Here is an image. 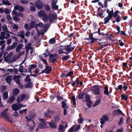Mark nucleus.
<instances>
[{"label": "nucleus", "instance_id": "obj_38", "mask_svg": "<svg viewBox=\"0 0 132 132\" xmlns=\"http://www.w3.org/2000/svg\"><path fill=\"white\" fill-rule=\"evenodd\" d=\"M36 9V7L34 5H31L30 7V10L32 12L34 11Z\"/></svg>", "mask_w": 132, "mask_h": 132}, {"label": "nucleus", "instance_id": "obj_62", "mask_svg": "<svg viewBox=\"0 0 132 132\" xmlns=\"http://www.w3.org/2000/svg\"><path fill=\"white\" fill-rule=\"evenodd\" d=\"M4 12L6 14H8L10 13L9 10L7 8H5L4 10Z\"/></svg>", "mask_w": 132, "mask_h": 132}, {"label": "nucleus", "instance_id": "obj_39", "mask_svg": "<svg viewBox=\"0 0 132 132\" xmlns=\"http://www.w3.org/2000/svg\"><path fill=\"white\" fill-rule=\"evenodd\" d=\"M8 97V93L6 92H4L3 94V98L4 99H6Z\"/></svg>", "mask_w": 132, "mask_h": 132}, {"label": "nucleus", "instance_id": "obj_35", "mask_svg": "<svg viewBox=\"0 0 132 132\" xmlns=\"http://www.w3.org/2000/svg\"><path fill=\"white\" fill-rule=\"evenodd\" d=\"M85 94L84 93H82L80 94H79L78 98L79 99H82L83 96L85 95Z\"/></svg>", "mask_w": 132, "mask_h": 132}, {"label": "nucleus", "instance_id": "obj_3", "mask_svg": "<svg viewBox=\"0 0 132 132\" xmlns=\"http://www.w3.org/2000/svg\"><path fill=\"white\" fill-rule=\"evenodd\" d=\"M5 32H2L0 33V40H2L4 39H7L10 37V34Z\"/></svg>", "mask_w": 132, "mask_h": 132}, {"label": "nucleus", "instance_id": "obj_13", "mask_svg": "<svg viewBox=\"0 0 132 132\" xmlns=\"http://www.w3.org/2000/svg\"><path fill=\"white\" fill-rule=\"evenodd\" d=\"M25 95L24 94H22L20 96V97H19L17 98L16 101L19 103H20V101H23L25 99Z\"/></svg>", "mask_w": 132, "mask_h": 132}, {"label": "nucleus", "instance_id": "obj_45", "mask_svg": "<svg viewBox=\"0 0 132 132\" xmlns=\"http://www.w3.org/2000/svg\"><path fill=\"white\" fill-rule=\"evenodd\" d=\"M100 103V100H97L96 102L95 103L93 104V106H95L98 105Z\"/></svg>", "mask_w": 132, "mask_h": 132}, {"label": "nucleus", "instance_id": "obj_50", "mask_svg": "<svg viewBox=\"0 0 132 132\" xmlns=\"http://www.w3.org/2000/svg\"><path fill=\"white\" fill-rule=\"evenodd\" d=\"M24 27L25 29L27 30H31V28L30 27H29L28 25L27 24H25L24 26Z\"/></svg>", "mask_w": 132, "mask_h": 132}, {"label": "nucleus", "instance_id": "obj_41", "mask_svg": "<svg viewBox=\"0 0 132 132\" xmlns=\"http://www.w3.org/2000/svg\"><path fill=\"white\" fill-rule=\"evenodd\" d=\"M55 40L54 38L50 39L49 41V42L50 44H54L55 43Z\"/></svg>", "mask_w": 132, "mask_h": 132}, {"label": "nucleus", "instance_id": "obj_53", "mask_svg": "<svg viewBox=\"0 0 132 132\" xmlns=\"http://www.w3.org/2000/svg\"><path fill=\"white\" fill-rule=\"evenodd\" d=\"M73 74V71H71L69 72L68 74L66 76V77H68L69 76H72Z\"/></svg>", "mask_w": 132, "mask_h": 132}, {"label": "nucleus", "instance_id": "obj_54", "mask_svg": "<svg viewBox=\"0 0 132 132\" xmlns=\"http://www.w3.org/2000/svg\"><path fill=\"white\" fill-rule=\"evenodd\" d=\"M29 116L32 118H33L35 117V113H29Z\"/></svg>", "mask_w": 132, "mask_h": 132}, {"label": "nucleus", "instance_id": "obj_4", "mask_svg": "<svg viewBox=\"0 0 132 132\" xmlns=\"http://www.w3.org/2000/svg\"><path fill=\"white\" fill-rule=\"evenodd\" d=\"M40 122L38 125V127L40 128H45L46 125L44 119H39Z\"/></svg>", "mask_w": 132, "mask_h": 132}, {"label": "nucleus", "instance_id": "obj_5", "mask_svg": "<svg viewBox=\"0 0 132 132\" xmlns=\"http://www.w3.org/2000/svg\"><path fill=\"white\" fill-rule=\"evenodd\" d=\"M100 123L102 125L104 124L105 122L108 121L109 120V117L106 115L103 116L101 119Z\"/></svg>", "mask_w": 132, "mask_h": 132}, {"label": "nucleus", "instance_id": "obj_51", "mask_svg": "<svg viewBox=\"0 0 132 132\" xmlns=\"http://www.w3.org/2000/svg\"><path fill=\"white\" fill-rule=\"evenodd\" d=\"M70 57V56L69 55H67V56H64L62 57V59L63 60H67Z\"/></svg>", "mask_w": 132, "mask_h": 132}, {"label": "nucleus", "instance_id": "obj_31", "mask_svg": "<svg viewBox=\"0 0 132 132\" xmlns=\"http://www.w3.org/2000/svg\"><path fill=\"white\" fill-rule=\"evenodd\" d=\"M32 84L31 82H30L27 83L25 86V87L27 88H29L32 87Z\"/></svg>", "mask_w": 132, "mask_h": 132}, {"label": "nucleus", "instance_id": "obj_55", "mask_svg": "<svg viewBox=\"0 0 132 132\" xmlns=\"http://www.w3.org/2000/svg\"><path fill=\"white\" fill-rule=\"evenodd\" d=\"M56 58H54L52 57H50V60L51 62H54L56 60Z\"/></svg>", "mask_w": 132, "mask_h": 132}, {"label": "nucleus", "instance_id": "obj_64", "mask_svg": "<svg viewBox=\"0 0 132 132\" xmlns=\"http://www.w3.org/2000/svg\"><path fill=\"white\" fill-rule=\"evenodd\" d=\"M6 18L9 20H12V17H11V16L9 15H7L6 16Z\"/></svg>", "mask_w": 132, "mask_h": 132}, {"label": "nucleus", "instance_id": "obj_26", "mask_svg": "<svg viewBox=\"0 0 132 132\" xmlns=\"http://www.w3.org/2000/svg\"><path fill=\"white\" fill-rule=\"evenodd\" d=\"M2 30L5 32H8V29L6 26L3 24L2 26Z\"/></svg>", "mask_w": 132, "mask_h": 132}, {"label": "nucleus", "instance_id": "obj_1", "mask_svg": "<svg viewBox=\"0 0 132 132\" xmlns=\"http://www.w3.org/2000/svg\"><path fill=\"white\" fill-rule=\"evenodd\" d=\"M71 43L70 45L67 46H63L60 48L58 50L60 54L64 53L66 54H69L72 50H73L75 48V47H71Z\"/></svg>", "mask_w": 132, "mask_h": 132}, {"label": "nucleus", "instance_id": "obj_44", "mask_svg": "<svg viewBox=\"0 0 132 132\" xmlns=\"http://www.w3.org/2000/svg\"><path fill=\"white\" fill-rule=\"evenodd\" d=\"M35 20L34 18V16L32 15H30L29 18L28 20L31 21H32L34 20Z\"/></svg>", "mask_w": 132, "mask_h": 132}, {"label": "nucleus", "instance_id": "obj_34", "mask_svg": "<svg viewBox=\"0 0 132 132\" xmlns=\"http://www.w3.org/2000/svg\"><path fill=\"white\" fill-rule=\"evenodd\" d=\"M30 27L31 28H31H33L36 26V25L35 24V22L33 21H32L30 23Z\"/></svg>", "mask_w": 132, "mask_h": 132}, {"label": "nucleus", "instance_id": "obj_52", "mask_svg": "<svg viewBox=\"0 0 132 132\" xmlns=\"http://www.w3.org/2000/svg\"><path fill=\"white\" fill-rule=\"evenodd\" d=\"M21 3L22 4H27L28 3L27 0H21L20 1Z\"/></svg>", "mask_w": 132, "mask_h": 132}, {"label": "nucleus", "instance_id": "obj_42", "mask_svg": "<svg viewBox=\"0 0 132 132\" xmlns=\"http://www.w3.org/2000/svg\"><path fill=\"white\" fill-rule=\"evenodd\" d=\"M4 72H6L9 71L11 73H12L13 71L12 69H6L4 70Z\"/></svg>", "mask_w": 132, "mask_h": 132}, {"label": "nucleus", "instance_id": "obj_7", "mask_svg": "<svg viewBox=\"0 0 132 132\" xmlns=\"http://www.w3.org/2000/svg\"><path fill=\"white\" fill-rule=\"evenodd\" d=\"M35 5L38 9H41L43 8V4L40 1H38L35 3Z\"/></svg>", "mask_w": 132, "mask_h": 132}, {"label": "nucleus", "instance_id": "obj_40", "mask_svg": "<svg viewBox=\"0 0 132 132\" xmlns=\"http://www.w3.org/2000/svg\"><path fill=\"white\" fill-rule=\"evenodd\" d=\"M10 58L7 56L6 57L4 58V60L6 62L9 63Z\"/></svg>", "mask_w": 132, "mask_h": 132}, {"label": "nucleus", "instance_id": "obj_14", "mask_svg": "<svg viewBox=\"0 0 132 132\" xmlns=\"http://www.w3.org/2000/svg\"><path fill=\"white\" fill-rule=\"evenodd\" d=\"M14 9L15 10H18L20 12H22L24 11L23 8L19 5L15 6L14 7Z\"/></svg>", "mask_w": 132, "mask_h": 132}, {"label": "nucleus", "instance_id": "obj_56", "mask_svg": "<svg viewBox=\"0 0 132 132\" xmlns=\"http://www.w3.org/2000/svg\"><path fill=\"white\" fill-rule=\"evenodd\" d=\"M27 109H25L22 110H20L19 111V113L21 114H23L24 112L25 114H26Z\"/></svg>", "mask_w": 132, "mask_h": 132}, {"label": "nucleus", "instance_id": "obj_30", "mask_svg": "<svg viewBox=\"0 0 132 132\" xmlns=\"http://www.w3.org/2000/svg\"><path fill=\"white\" fill-rule=\"evenodd\" d=\"M111 18L109 16H107L106 18H105L104 19V22L105 24L107 23Z\"/></svg>", "mask_w": 132, "mask_h": 132}, {"label": "nucleus", "instance_id": "obj_58", "mask_svg": "<svg viewBox=\"0 0 132 132\" xmlns=\"http://www.w3.org/2000/svg\"><path fill=\"white\" fill-rule=\"evenodd\" d=\"M123 117H121L119 121V125H121L123 123Z\"/></svg>", "mask_w": 132, "mask_h": 132}, {"label": "nucleus", "instance_id": "obj_19", "mask_svg": "<svg viewBox=\"0 0 132 132\" xmlns=\"http://www.w3.org/2000/svg\"><path fill=\"white\" fill-rule=\"evenodd\" d=\"M12 76H9L7 77L5 79V80L7 83H10L12 80Z\"/></svg>", "mask_w": 132, "mask_h": 132}, {"label": "nucleus", "instance_id": "obj_43", "mask_svg": "<svg viewBox=\"0 0 132 132\" xmlns=\"http://www.w3.org/2000/svg\"><path fill=\"white\" fill-rule=\"evenodd\" d=\"M13 19L16 21H19L20 20V19L16 16H14L13 17Z\"/></svg>", "mask_w": 132, "mask_h": 132}, {"label": "nucleus", "instance_id": "obj_15", "mask_svg": "<svg viewBox=\"0 0 132 132\" xmlns=\"http://www.w3.org/2000/svg\"><path fill=\"white\" fill-rule=\"evenodd\" d=\"M16 35L19 37H20L22 38H24V33L23 31H20L17 33Z\"/></svg>", "mask_w": 132, "mask_h": 132}, {"label": "nucleus", "instance_id": "obj_17", "mask_svg": "<svg viewBox=\"0 0 132 132\" xmlns=\"http://www.w3.org/2000/svg\"><path fill=\"white\" fill-rule=\"evenodd\" d=\"M67 100H64L62 102V108L64 109H67L68 107L66 104Z\"/></svg>", "mask_w": 132, "mask_h": 132}, {"label": "nucleus", "instance_id": "obj_32", "mask_svg": "<svg viewBox=\"0 0 132 132\" xmlns=\"http://www.w3.org/2000/svg\"><path fill=\"white\" fill-rule=\"evenodd\" d=\"M19 92V90L17 88L14 89L13 91V94L14 95H16L18 94Z\"/></svg>", "mask_w": 132, "mask_h": 132}, {"label": "nucleus", "instance_id": "obj_23", "mask_svg": "<svg viewBox=\"0 0 132 132\" xmlns=\"http://www.w3.org/2000/svg\"><path fill=\"white\" fill-rule=\"evenodd\" d=\"M51 67L50 66H48L46 67L44 70L45 73H48L51 71Z\"/></svg>", "mask_w": 132, "mask_h": 132}, {"label": "nucleus", "instance_id": "obj_6", "mask_svg": "<svg viewBox=\"0 0 132 132\" xmlns=\"http://www.w3.org/2000/svg\"><path fill=\"white\" fill-rule=\"evenodd\" d=\"M22 105L20 104H14L12 106V110L14 111H16L19 109H20L21 107L22 106Z\"/></svg>", "mask_w": 132, "mask_h": 132}, {"label": "nucleus", "instance_id": "obj_36", "mask_svg": "<svg viewBox=\"0 0 132 132\" xmlns=\"http://www.w3.org/2000/svg\"><path fill=\"white\" fill-rule=\"evenodd\" d=\"M128 96L126 95L125 94L121 95V98L125 100H127L128 99Z\"/></svg>", "mask_w": 132, "mask_h": 132}, {"label": "nucleus", "instance_id": "obj_20", "mask_svg": "<svg viewBox=\"0 0 132 132\" xmlns=\"http://www.w3.org/2000/svg\"><path fill=\"white\" fill-rule=\"evenodd\" d=\"M20 77V76L19 75L15 76L14 77V79L17 84L19 83V82H20L19 79Z\"/></svg>", "mask_w": 132, "mask_h": 132}, {"label": "nucleus", "instance_id": "obj_8", "mask_svg": "<svg viewBox=\"0 0 132 132\" xmlns=\"http://www.w3.org/2000/svg\"><path fill=\"white\" fill-rule=\"evenodd\" d=\"M17 45V44L16 43H13L12 45H9L6 47V50L9 51L14 48Z\"/></svg>", "mask_w": 132, "mask_h": 132}, {"label": "nucleus", "instance_id": "obj_16", "mask_svg": "<svg viewBox=\"0 0 132 132\" xmlns=\"http://www.w3.org/2000/svg\"><path fill=\"white\" fill-rule=\"evenodd\" d=\"M8 109H6L2 113V115L6 119H7L8 118V116L7 114V111L8 110Z\"/></svg>", "mask_w": 132, "mask_h": 132}, {"label": "nucleus", "instance_id": "obj_21", "mask_svg": "<svg viewBox=\"0 0 132 132\" xmlns=\"http://www.w3.org/2000/svg\"><path fill=\"white\" fill-rule=\"evenodd\" d=\"M49 125L52 128H55L57 127L55 123L54 122H51L48 123Z\"/></svg>", "mask_w": 132, "mask_h": 132}, {"label": "nucleus", "instance_id": "obj_25", "mask_svg": "<svg viewBox=\"0 0 132 132\" xmlns=\"http://www.w3.org/2000/svg\"><path fill=\"white\" fill-rule=\"evenodd\" d=\"M104 92L105 95H109V92L108 91V88L106 86H105L104 87Z\"/></svg>", "mask_w": 132, "mask_h": 132}, {"label": "nucleus", "instance_id": "obj_37", "mask_svg": "<svg viewBox=\"0 0 132 132\" xmlns=\"http://www.w3.org/2000/svg\"><path fill=\"white\" fill-rule=\"evenodd\" d=\"M44 8L47 11H49L50 10V7L48 5L46 4L44 5Z\"/></svg>", "mask_w": 132, "mask_h": 132}, {"label": "nucleus", "instance_id": "obj_63", "mask_svg": "<svg viewBox=\"0 0 132 132\" xmlns=\"http://www.w3.org/2000/svg\"><path fill=\"white\" fill-rule=\"evenodd\" d=\"M83 120L81 118H80L78 119V122L80 123H81L82 122Z\"/></svg>", "mask_w": 132, "mask_h": 132}, {"label": "nucleus", "instance_id": "obj_33", "mask_svg": "<svg viewBox=\"0 0 132 132\" xmlns=\"http://www.w3.org/2000/svg\"><path fill=\"white\" fill-rule=\"evenodd\" d=\"M12 28L14 29L17 30L18 28V27L15 23L12 24Z\"/></svg>", "mask_w": 132, "mask_h": 132}, {"label": "nucleus", "instance_id": "obj_11", "mask_svg": "<svg viewBox=\"0 0 132 132\" xmlns=\"http://www.w3.org/2000/svg\"><path fill=\"white\" fill-rule=\"evenodd\" d=\"M24 52L23 51L19 53L18 54L15 55L13 57L12 59L14 60V61H15L18 59L20 57L24 54Z\"/></svg>", "mask_w": 132, "mask_h": 132}, {"label": "nucleus", "instance_id": "obj_59", "mask_svg": "<svg viewBox=\"0 0 132 132\" xmlns=\"http://www.w3.org/2000/svg\"><path fill=\"white\" fill-rule=\"evenodd\" d=\"M11 39H9L7 40L6 43L8 45H9L11 44Z\"/></svg>", "mask_w": 132, "mask_h": 132}, {"label": "nucleus", "instance_id": "obj_2", "mask_svg": "<svg viewBox=\"0 0 132 132\" xmlns=\"http://www.w3.org/2000/svg\"><path fill=\"white\" fill-rule=\"evenodd\" d=\"M100 87L99 85H95L92 87L91 89L93 93L95 95H99L100 93Z\"/></svg>", "mask_w": 132, "mask_h": 132}, {"label": "nucleus", "instance_id": "obj_49", "mask_svg": "<svg viewBox=\"0 0 132 132\" xmlns=\"http://www.w3.org/2000/svg\"><path fill=\"white\" fill-rule=\"evenodd\" d=\"M113 14V11H110V13H109L108 16L111 18L112 17Z\"/></svg>", "mask_w": 132, "mask_h": 132}, {"label": "nucleus", "instance_id": "obj_10", "mask_svg": "<svg viewBox=\"0 0 132 132\" xmlns=\"http://www.w3.org/2000/svg\"><path fill=\"white\" fill-rule=\"evenodd\" d=\"M57 15L56 14H54L53 16L50 15L49 16L48 20L50 22H53L54 20L56 19Z\"/></svg>", "mask_w": 132, "mask_h": 132}, {"label": "nucleus", "instance_id": "obj_29", "mask_svg": "<svg viewBox=\"0 0 132 132\" xmlns=\"http://www.w3.org/2000/svg\"><path fill=\"white\" fill-rule=\"evenodd\" d=\"M2 3L3 4L5 5H11V4L9 3L7 0H2Z\"/></svg>", "mask_w": 132, "mask_h": 132}, {"label": "nucleus", "instance_id": "obj_57", "mask_svg": "<svg viewBox=\"0 0 132 132\" xmlns=\"http://www.w3.org/2000/svg\"><path fill=\"white\" fill-rule=\"evenodd\" d=\"M55 121L56 122H57L60 120L59 117V116H56L55 118Z\"/></svg>", "mask_w": 132, "mask_h": 132}, {"label": "nucleus", "instance_id": "obj_46", "mask_svg": "<svg viewBox=\"0 0 132 132\" xmlns=\"http://www.w3.org/2000/svg\"><path fill=\"white\" fill-rule=\"evenodd\" d=\"M0 88L1 91L3 92L6 90V86H2L0 87Z\"/></svg>", "mask_w": 132, "mask_h": 132}, {"label": "nucleus", "instance_id": "obj_48", "mask_svg": "<svg viewBox=\"0 0 132 132\" xmlns=\"http://www.w3.org/2000/svg\"><path fill=\"white\" fill-rule=\"evenodd\" d=\"M31 79L29 78V76H27L24 79V81L26 82H29L30 81Z\"/></svg>", "mask_w": 132, "mask_h": 132}, {"label": "nucleus", "instance_id": "obj_22", "mask_svg": "<svg viewBox=\"0 0 132 132\" xmlns=\"http://www.w3.org/2000/svg\"><path fill=\"white\" fill-rule=\"evenodd\" d=\"M38 15L39 17L43 16L45 15V12L44 10H41L39 12Z\"/></svg>", "mask_w": 132, "mask_h": 132}, {"label": "nucleus", "instance_id": "obj_18", "mask_svg": "<svg viewBox=\"0 0 132 132\" xmlns=\"http://www.w3.org/2000/svg\"><path fill=\"white\" fill-rule=\"evenodd\" d=\"M90 100V97L89 95L87 94H85L83 99V101L89 102Z\"/></svg>", "mask_w": 132, "mask_h": 132}, {"label": "nucleus", "instance_id": "obj_47", "mask_svg": "<svg viewBox=\"0 0 132 132\" xmlns=\"http://www.w3.org/2000/svg\"><path fill=\"white\" fill-rule=\"evenodd\" d=\"M50 57H52L54 58H57V57L58 56V55L56 54H51L50 55Z\"/></svg>", "mask_w": 132, "mask_h": 132}, {"label": "nucleus", "instance_id": "obj_24", "mask_svg": "<svg viewBox=\"0 0 132 132\" xmlns=\"http://www.w3.org/2000/svg\"><path fill=\"white\" fill-rule=\"evenodd\" d=\"M22 47V45L21 44H20L17 47L16 51L17 52H20L21 48Z\"/></svg>", "mask_w": 132, "mask_h": 132}, {"label": "nucleus", "instance_id": "obj_60", "mask_svg": "<svg viewBox=\"0 0 132 132\" xmlns=\"http://www.w3.org/2000/svg\"><path fill=\"white\" fill-rule=\"evenodd\" d=\"M24 68L22 66H20L19 68V71L21 72H22L23 71V69Z\"/></svg>", "mask_w": 132, "mask_h": 132}, {"label": "nucleus", "instance_id": "obj_28", "mask_svg": "<svg viewBox=\"0 0 132 132\" xmlns=\"http://www.w3.org/2000/svg\"><path fill=\"white\" fill-rule=\"evenodd\" d=\"M37 26L40 27V28H43L44 26L43 24L41 22H40L36 24V28L37 29Z\"/></svg>", "mask_w": 132, "mask_h": 132}, {"label": "nucleus", "instance_id": "obj_27", "mask_svg": "<svg viewBox=\"0 0 132 132\" xmlns=\"http://www.w3.org/2000/svg\"><path fill=\"white\" fill-rule=\"evenodd\" d=\"M15 100V98L13 96H12L11 97L8 101V102L9 103H11L13 102Z\"/></svg>", "mask_w": 132, "mask_h": 132}, {"label": "nucleus", "instance_id": "obj_61", "mask_svg": "<svg viewBox=\"0 0 132 132\" xmlns=\"http://www.w3.org/2000/svg\"><path fill=\"white\" fill-rule=\"evenodd\" d=\"M75 128V126L74 125L72 127L70 128L68 131V132H72L73 130Z\"/></svg>", "mask_w": 132, "mask_h": 132}, {"label": "nucleus", "instance_id": "obj_9", "mask_svg": "<svg viewBox=\"0 0 132 132\" xmlns=\"http://www.w3.org/2000/svg\"><path fill=\"white\" fill-rule=\"evenodd\" d=\"M48 29V28L47 27V25H45L44 26V30H41L40 32L37 29V31L38 34L39 35H43L44 34V32H46Z\"/></svg>", "mask_w": 132, "mask_h": 132}, {"label": "nucleus", "instance_id": "obj_12", "mask_svg": "<svg viewBox=\"0 0 132 132\" xmlns=\"http://www.w3.org/2000/svg\"><path fill=\"white\" fill-rule=\"evenodd\" d=\"M57 2L53 1L52 2L51 7L53 10H57L58 9V6L56 5Z\"/></svg>", "mask_w": 132, "mask_h": 132}]
</instances>
